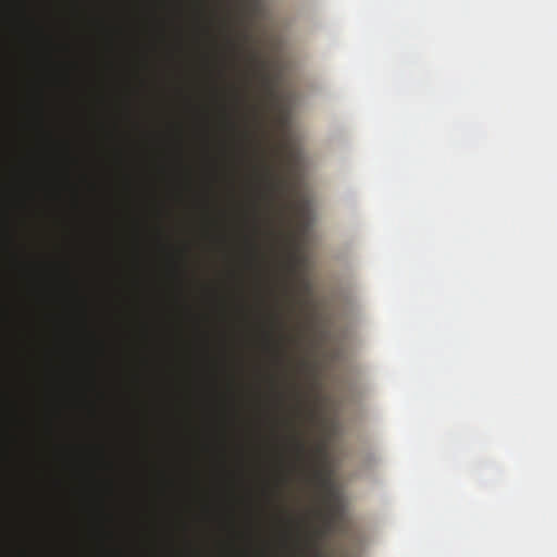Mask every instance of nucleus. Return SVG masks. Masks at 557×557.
<instances>
[{"label":"nucleus","mask_w":557,"mask_h":557,"mask_svg":"<svg viewBox=\"0 0 557 557\" xmlns=\"http://www.w3.org/2000/svg\"><path fill=\"white\" fill-rule=\"evenodd\" d=\"M292 444L297 460L301 463L302 471L307 474L308 480L325 492L323 496L324 508L314 511L322 520V527H308L306 529L299 556L323 557L319 542L325 534L334 529L336 522L341 519V503L332 488L329 475L317 465V458L324 454L323 445L315 446L312 454H309L305 440L298 433L293 435Z\"/></svg>","instance_id":"1"},{"label":"nucleus","mask_w":557,"mask_h":557,"mask_svg":"<svg viewBox=\"0 0 557 557\" xmlns=\"http://www.w3.org/2000/svg\"><path fill=\"white\" fill-rule=\"evenodd\" d=\"M260 182L263 187L261 197L267 201L270 208H273L278 198L285 193L287 180L285 176L280 175L272 165L262 162Z\"/></svg>","instance_id":"2"},{"label":"nucleus","mask_w":557,"mask_h":557,"mask_svg":"<svg viewBox=\"0 0 557 557\" xmlns=\"http://www.w3.org/2000/svg\"><path fill=\"white\" fill-rule=\"evenodd\" d=\"M246 84L250 86L252 79L259 81L261 87L269 94L273 92L272 81L267 71V63L256 49L247 51L246 58Z\"/></svg>","instance_id":"3"},{"label":"nucleus","mask_w":557,"mask_h":557,"mask_svg":"<svg viewBox=\"0 0 557 557\" xmlns=\"http://www.w3.org/2000/svg\"><path fill=\"white\" fill-rule=\"evenodd\" d=\"M251 41V34L248 30L238 33V41L230 40V46L237 57L246 51V45Z\"/></svg>","instance_id":"4"},{"label":"nucleus","mask_w":557,"mask_h":557,"mask_svg":"<svg viewBox=\"0 0 557 557\" xmlns=\"http://www.w3.org/2000/svg\"><path fill=\"white\" fill-rule=\"evenodd\" d=\"M304 262V259L295 253L289 256L287 263V270L290 274H294L297 268Z\"/></svg>","instance_id":"5"},{"label":"nucleus","mask_w":557,"mask_h":557,"mask_svg":"<svg viewBox=\"0 0 557 557\" xmlns=\"http://www.w3.org/2000/svg\"><path fill=\"white\" fill-rule=\"evenodd\" d=\"M301 284L302 286L306 288V289H309V284L308 282H306L305 280L301 281Z\"/></svg>","instance_id":"6"}]
</instances>
